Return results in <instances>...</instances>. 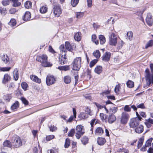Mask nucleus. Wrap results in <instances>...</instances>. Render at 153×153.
<instances>
[{
	"instance_id": "59",
	"label": "nucleus",
	"mask_w": 153,
	"mask_h": 153,
	"mask_svg": "<svg viewBox=\"0 0 153 153\" xmlns=\"http://www.w3.org/2000/svg\"><path fill=\"white\" fill-rule=\"evenodd\" d=\"M145 124L148 128H149L151 126V124L148 121H147L146 120V122H145Z\"/></svg>"
},
{
	"instance_id": "15",
	"label": "nucleus",
	"mask_w": 153,
	"mask_h": 153,
	"mask_svg": "<svg viewBox=\"0 0 153 153\" xmlns=\"http://www.w3.org/2000/svg\"><path fill=\"white\" fill-rule=\"evenodd\" d=\"M31 14L28 11L25 13V15L22 17L23 20L25 21H27L30 20L31 18Z\"/></svg>"
},
{
	"instance_id": "11",
	"label": "nucleus",
	"mask_w": 153,
	"mask_h": 153,
	"mask_svg": "<svg viewBox=\"0 0 153 153\" xmlns=\"http://www.w3.org/2000/svg\"><path fill=\"white\" fill-rule=\"evenodd\" d=\"M111 53L108 52H105L102 57V60L104 62H108L110 59Z\"/></svg>"
},
{
	"instance_id": "63",
	"label": "nucleus",
	"mask_w": 153,
	"mask_h": 153,
	"mask_svg": "<svg viewBox=\"0 0 153 153\" xmlns=\"http://www.w3.org/2000/svg\"><path fill=\"white\" fill-rule=\"evenodd\" d=\"M120 88V86L119 85H116L114 88V91L116 93H117L119 91Z\"/></svg>"
},
{
	"instance_id": "45",
	"label": "nucleus",
	"mask_w": 153,
	"mask_h": 153,
	"mask_svg": "<svg viewBox=\"0 0 153 153\" xmlns=\"http://www.w3.org/2000/svg\"><path fill=\"white\" fill-rule=\"evenodd\" d=\"M79 0H71V4L73 7H75L79 2Z\"/></svg>"
},
{
	"instance_id": "61",
	"label": "nucleus",
	"mask_w": 153,
	"mask_h": 153,
	"mask_svg": "<svg viewBox=\"0 0 153 153\" xmlns=\"http://www.w3.org/2000/svg\"><path fill=\"white\" fill-rule=\"evenodd\" d=\"M94 104L95 105H96V106L97 107V108L99 109H101L102 108H103V105L102 106L100 104L97 102H95Z\"/></svg>"
},
{
	"instance_id": "34",
	"label": "nucleus",
	"mask_w": 153,
	"mask_h": 153,
	"mask_svg": "<svg viewBox=\"0 0 153 153\" xmlns=\"http://www.w3.org/2000/svg\"><path fill=\"white\" fill-rule=\"evenodd\" d=\"M93 54L94 56L97 58H99L100 56V53L99 50H96L94 51Z\"/></svg>"
},
{
	"instance_id": "30",
	"label": "nucleus",
	"mask_w": 153,
	"mask_h": 153,
	"mask_svg": "<svg viewBox=\"0 0 153 153\" xmlns=\"http://www.w3.org/2000/svg\"><path fill=\"white\" fill-rule=\"evenodd\" d=\"M153 45V40H150L148 41L146 43L145 48L147 49L148 48L151 47Z\"/></svg>"
},
{
	"instance_id": "27",
	"label": "nucleus",
	"mask_w": 153,
	"mask_h": 153,
	"mask_svg": "<svg viewBox=\"0 0 153 153\" xmlns=\"http://www.w3.org/2000/svg\"><path fill=\"white\" fill-rule=\"evenodd\" d=\"M65 47L66 49L68 51H71L73 50L70 44L68 42H65Z\"/></svg>"
},
{
	"instance_id": "29",
	"label": "nucleus",
	"mask_w": 153,
	"mask_h": 153,
	"mask_svg": "<svg viewBox=\"0 0 153 153\" xmlns=\"http://www.w3.org/2000/svg\"><path fill=\"white\" fill-rule=\"evenodd\" d=\"M64 82L66 84L69 83L71 81V78L69 76H66L64 78Z\"/></svg>"
},
{
	"instance_id": "5",
	"label": "nucleus",
	"mask_w": 153,
	"mask_h": 153,
	"mask_svg": "<svg viewBox=\"0 0 153 153\" xmlns=\"http://www.w3.org/2000/svg\"><path fill=\"white\" fill-rule=\"evenodd\" d=\"M110 45L116 46L117 43V38L116 35L114 33H111L109 36Z\"/></svg>"
},
{
	"instance_id": "32",
	"label": "nucleus",
	"mask_w": 153,
	"mask_h": 153,
	"mask_svg": "<svg viewBox=\"0 0 153 153\" xmlns=\"http://www.w3.org/2000/svg\"><path fill=\"white\" fill-rule=\"evenodd\" d=\"M58 68L61 70L67 71L69 70V67L68 66H59Z\"/></svg>"
},
{
	"instance_id": "22",
	"label": "nucleus",
	"mask_w": 153,
	"mask_h": 153,
	"mask_svg": "<svg viewBox=\"0 0 153 153\" xmlns=\"http://www.w3.org/2000/svg\"><path fill=\"white\" fill-rule=\"evenodd\" d=\"M102 67L100 65L97 66L95 68V72L98 74H100L102 71Z\"/></svg>"
},
{
	"instance_id": "60",
	"label": "nucleus",
	"mask_w": 153,
	"mask_h": 153,
	"mask_svg": "<svg viewBox=\"0 0 153 153\" xmlns=\"http://www.w3.org/2000/svg\"><path fill=\"white\" fill-rule=\"evenodd\" d=\"M5 11L4 10V8L2 7H0V14L3 15H4L5 14Z\"/></svg>"
},
{
	"instance_id": "49",
	"label": "nucleus",
	"mask_w": 153,
	"mask_h": 153,
	"mask_svg": "<svg viewBox=\"0 0 153 153\" xmlns=\"http://www.w3.org/2000/svg\"><path fill=\"white\" fill-rule=\"evenodd\" d=\"M50 130V131L53 132L55 131L57 129L56 126H54L53 125H51L50 127H49Z\"/></svg>"
},
{
	"instance_id": "51",
	"label": "nucleus",
	"mask_w": 153,
	"mask_h": 153,
	"mask_svg": "<svg viewBox=\"0 0 153 153\" xmlns=\"http://www.w3.org/2000/svg\"><path fill=\"white\" fill-rule=\"evenodd\" d=\"M22 88L24 90H26L27 87V84L25 82H23L21 84Z\"/></svg>"
},
{
	"instance_id": "35",
	"label": "nucleus",
	"mask_w": 153,
	"mask_h": 153,
	"mask_svg": "<svg viewBox=\"0 0 153 153\" xmlns=\"http://www.w3.org/2000/svg\"><path fill=\"white\" fill-rule=\"evenodd\" d=\"M12 97L11 94H7L4 97V99L7 102H9L10 99Z\"/></svg>"
},
{
	"instance_id": "23",
	"label": "nucleus",
	"mask_w": 153,
	"mask_h": 153,
	"mask_svg": "<svg viewBox=\"0 0 153 153\" xmlns=\"http://www.w3.org/2000/svg\"><path fill=\"white\" fill-rule=\"evenodd\" d=\"M104 132L103 130L101 127H98L96 129L95 133L97 135H101Z\"/></svg>"
},
{
	"instance_id": "7",
	"label": "nucleus",
	"mask_w": 153,
	"mask_h": 153,
	"mask_svg": "<svg viewBox=\"0 0 153 153\" xmlns=\"http://www.w3.org/2000/svg\"><path fill=\"white\" fill-rule=\"evenodd\" d=\"M129 124L131 128H134L140 124L139 120L138 118H134L131 119L130 120Z\"/></svg>"
},
{
	"instance_id": "14",
	"label": "nucleus",
	"mask_w": 153,
	"mask_h": 153,
	"mask_svg": "<svg viewBox=\"0 0 153 153\" xmlns=\"http://www.w3.org/2000/svg\"><path fill=\"white\" fill-rule=\"evenodd\" d=\"M145 77L147 82L150 85L151 82H152L153 77L149 73H146Z\"/></svg>"
},
{
	"instance_id": "52",
	"label": "nucleus",
	"mask_w": 153,
	"mask_h": 153,
	"mask_svg": "<svg viewBox=\"0 0 153 153\" xmlns=\"http://www.w3.org/2000/svg\"><path fill=\"white\" fill-rule=\"evenodd\" d=\"M54 136L52 135H48L46 137V140L48 141H49L54 138Z\"/></svg>"
},
{
	"instance_id": "37",
	"label": "nucleus",
	"mask_w": 153,
	"mask_h": 153,
	"mask_svg": "<svg viewBox=\"0 0 153 153\" xmlns=\"http://www.w3.org/2000/svg\"><path fill=\"white\" fill-rule=\"evenodd\" d=\"M70 144V139L68 137L65 140V148H68Z\"/></svg>"
},
{
	"instance_id": "41",
	"label": "nucleus",
	"mask_w": 153,
	"mask_h": 153,
	"mask_svg": "<svg viewBox=\"0 0 153 153\" xmlns=\"http://www.w3.org/2000/svg\"><path fill=\"white\" fill-rule=\"evenodd\" d=\"M47 8L43 6L41 7L40 9V11L41 13H44L47 12Z\"/></svg>"
},
{
	"instance_id": "3",
	"label": "nucleus",
	"mask_w": 153,
	"mask_h": 153,
	"mask_svg": "<svg viewBox=\"0 0 153 153\" xmlns=\"http://www.w3.org/2000/svg\"><path fill=\"white\" fill-rule=\"evenodd\" d=\"M73 69L74 70L78 71L81 67L82 59L81 57L75 58L72 63Z\"/></svg>"
},
{
	"instance_id": "24",
	"label": "nucleus",
	"mask_w": 153,
	"mask_h": 153,
	"mask_svg": "<svg viewBox=\"0 0 153 153\" xmlns=\"http://www.w3.org/2000/svg\"><path fill=\"white\" fill-rule=\"evenodd\" d=\"M19 102L18 101H16L12 105L11 108L12 110L15 111L19 107Z\"/></svg>"
},
{
	"instance_id": "57",
	"label": "nucleus",
	"mask_w": 153,
	"mask_h": 153,
	"mask_svg": "<svg viewBox=\"0 0 153 153\" xmlns=\"http://www.w3.org/2000/svg\"><path fill=\"white\" fill-rule=\"evenodd\" d=\"M87 73L88 76V77L89 78H91V70L89 69H88L87 70Z\"/></svg>"
},
{
	"instance_id": "18",
	"label": "nucleus",
	"mask_w": 153,
	"mask_h": 153,
	"mask_svg": "<svg viewBox=\"0 0 153 153\" xmlns=\"http://www.w3.org/2000/svg\"><path fill=\"white\" fill-rule=\"evenodd\" d=\"M10 79V76L7 74H5L4 76V77L2 80V83L5 84Z\"/></svg>"
},
{
	"instance_id": "31",
	"label": "nucleus",
	"mask_w": 153,
	"mask_h": 153,
	"mask_svg": "<svg viewBox=\"0 0 153 153\" xmlns=\"http://www.w3.org/2000/svg\"><path fill=\"white\" fill-rule=\"evenodd\" d=\"M127 86L129 88H132L134 87V82L130 80H128L126 83Z\"/></svg>"
},
{
	"instance_id": "4",
	"label": "nucleus",
	"mask_w": 153,
	"mask_h": 153,
	"mask_svg": "<svg viewBox=\"0 0 153 153\" xmlns=\"http://www.w3.org/2000/svg\"><path fill=\"white\" fill-rule=\"evenodd\" d=\"M76 137L77 139H79L85 133L84 127L81 125H78L76 128Z\"/></svg>"
},
{
	"instance_id": "42",
	"label": "nucleus",
	"mask_w": 153,
	"mask_h": 153,
	"mask_svg": "<svg viewBox=\"0 0 153 153\" xmlns=\"http://www.w3.org/2000/svg\"><path fill=\"white\" fill-rule=\"evenodd\" d=\"M127 39L129 40H131L133 36V33L132 31H129L127 33Z\"/></svg>"
},
{
	"instance_id": "39",
	"label": "nucleus",
	"mask_w": 153,
	"mask_h": 153,
	"mask_svg": "<svg viewBox=\"0 0 153 153\" xmlns=\"http://www.w3.org/2000/svg\"><path fill=\"white\" fill-rule=\"evenodd\" d=\"M88 138L86 137H84L81 140V142L84 145H85L88 143Z\"/></svg>"
},
{
	"instance_id": "50",
	"label": "nucleus",
	"mask_w": 153,
	"mask_h": 153,
	"mask_svg": "<svg viewBox=\"0 0 153 153\" xmlns=\"http://www.w3.org/2000/svg\"><path fill=\"white\" fill-rule=\"evenodd\" d=\"M143 139L140 138L138 142L137 147L138 148L140 147L143 145Z\"/></svg>"
},
{
	"instance_id": "16",
	"label": "nucleus",
	"mask_w": 153,
	"mask_h": 153,
	"mask_svg": "<svg viewBox=\"0 0 153 153\" xmlns=\"http://www.w3.org/2000/svg\"><path fill=\"white\" fill-rule=\"evenodd\" d=\"M116 118L114 114H111L108 116V121L109 123H112L116 120Z\"/></svg>"
},
{
	"instance_id": "26",
	"label": "nucleus",
	"mask_w": 153,
	"mask_h": 153,
	"mask_svg": "<svg viewBox=\"0 0 153 153\" xmlns=\"http://www.w3.org/2000/svg\"><path fill=\"white\" fill-rule=\"evenodd\" d=\"M99 38L100 43L101 45H103L105 43L106 41L105 38L103 35H99Z\"/></svg>"
},
{
	"instance_id": "47",
	"label": "nucleus",
	"mask_w": 153,
	"mask_h": 153,
	"mask_svg": "<svg viewBox=\"0 0 153 153\" xmlns=\"http://www.w3.org/2000/svg\"><path fill=\"white\" fill-rule=\"evenodd\" d=\"M11 68L9 67H0V71H9Z\"/></svg>"
},
{
	"instance_id": "46",
	"label": "nucleus",
	"mask_w": 153,
	"mask_h": 153,
	"mask_svg": "<svg viewBox=\"0 0 153 153\" xmlns=\"http://www.w3.org/2000/svg\"><path fill=\"white\" fill-rule=\"evenodd\" d=\"M76 17L77 19H80L83 17L84 15V13L83 12H77L76 13Z\"/></svg>"
},
{
	"instance_id": "48",
	"label": "nucleus",
	"mask_w": 153,
	"mask_h": 153,
	"mask_svg": "<svg viewBox=\"0 0 153 153\" xmlns=\"http://www.w3.org/2000/svg\"><path fill=\"white\" fill-rule=\"evenodd\" d=\"M21 100L22 103L25 105H27L28 104V101L24 97H22L21 98Z\"/></svg>"
},
{
	"instance_id": "53",
	"label": "nucleus",
	"mask_w": 153,
	"mask_h": 153,
	"mask_svg": "<svg viewBox=\"0 0 153 153\" xmlns=\"http://www.w3.org/2000/svg\"><path fill=\"white\" fill-rule=\"evenodd\" d=\"M59 49L62 52V53H63L64 52L65 53L66 52V49L65 47V46L64 45H61L59 47Z\"/></svg>"
},
{
	"instance_id": "54",
	"label": "nucleus",
	"mask_w": 153,
	"mask_h": 153,
	"mask_svg": "<svg viewBox=\"0 0 153 153\" xmlns=\"http://www.w3.org/2000/svg\"><path fill=\"white\" fill-rule=\"evenodd\" d=\"M75 132L74 129H72L70 131V132L68 134V136L69 137H73L74 136Z\"/></svg>"
},
{
	"instance_id": "64",
	"label": "nucleus",
	"mask_w": 153,
	"mask_h": 153,
	"mask_svg": "<svg viewBox=\"0 0 153 153\" xmlns=\"http://www.w3.org/2000/svg\"><path fill=\"white\" fill-rule=\"evenodd\" d=\"M120 151L122 152H123L124 153H129L128 151V149H120Z\"/></svg>"
},
{
	"instance_id": "33",
	"label": "nucleus",
	"mask_w": 153,
	"mask_h": 153,
	"mask_svg": "<svg viewBox=\"0 0 153 153\" xmlns=\"http://www.w3.org/2000/svg\"><path fill=\"white\" fill-rule=\"evenodd\" d=\"M32 3L29 1H26L25 3V6L26 8H30L31 7Z\"/></svg>"
},
{
	"instance_id": "1",
	"label": "nucleus",
	"mask_w": 153,
	"mask_h": 153,
	"mask_svg": "<svg viewBox=\"0 0 153 153\" xmlns=\"http://www.w3.org/2000/svg\"><path fill=\"white\" fill-rule=\"evenodd\" d=\"M36 60L41 63V65L45 67H50L52 66V64L48 60V57L46 55L43 54L40 56H38Z\"/></svg>"
},
{
	"instance_id": "43",
	"label": "nucleus",
	"mask_w": 153,
	"mask_h": 153,
	"mask_svg": "<svg viewBox=\"0 0 153 153\" xmlns=\"http://www.w3.org/2000/svg\"><path fill=\"white\" fill-rule=\"evenodd\" d=\"M98 60L95 59L92 61L90 63L89 66L91 68L94 66V65L97 62Z\"/></svg>"
},
{
	"instance_id": "20",
	"label": "nucleus",
	"mask_w": 153,
	"mask_h": 153,
	"mask_svg": "<svg viewBox=\"0 0 153 153\" xmlns=\"http://www.w3.org/2000/svg\"><path fill=\"white\" fill-rule=\"evenodd\" d=\"M30 77L31 79L33 81L39 83H40L41 82V79L36 76L31 75Z\"/></svg>"
},
{
	"instance_id": "21",
	"label": "nucleus",
	"mask_w": 153,
	"mask_h": 153,
	"mask_svg": "<svg viewBox=\"0 0 153 153\" xmlns=\"http://www.w3.org/2000/svg\"><path fill=\"white\" fill-rule=\"evenodd\" d=\"M81 33L80 32H78L75 34L74 36V39L76 41L79 42L80 41L81 38Z\"/></svg>"
},
{
	"instance_id": "44",
	"label": "nucleus",
	"mask_w": 153,
	"mask_h": 153,
	"mask_svg": "<svg viewBox=\"0 0 153 153\" xmlns=\"http://www.w3.org/2000/svg\"><path fill=\"white\" fill-rule=\"evenodd\" d=\"M88 114L85 113H81L80 114V117L82 119H85L88 117Z\"/></svg>"
},
{
	"instance_id": "6",
	"label": "nucleus",
	"mask_w": 153,
	"mask_h": 153,
	"mask_svg": "<svg viewBox=\"0 0 153 153\" xmlns=\"http://www.w3.org/2000/svg\"><path fill=\"white\" fill-rule=\"evenodd\" d=\"M56 81V78L52 75H48L46 78V83L48 85L50 86L54 84Z\"/></svg>"
},
{
	"instance_id": "2",
	"label": "nucleus",
	"mask_w": 153,
	"mask_h": 153,
	"mask_svg": "<svg viewBox=\"0 0 153 153\" xmlns=\"http://www.w3.org/2000/svg\"><path fill=\"white\" fill-rule=\"evenodd\" d=\"M11 142L13 146L15 148L19 147L22 145V141L21 138L16 135H14L12 137Z\"/></svg>"
},
{
	"instance_id": "9",
	"label": "nucleus",
	"mask_w": 153,
	"mask_h": 153,
	"mask_svg": "<svg viewBox=\"0 0 153 153\" xmlns=\"http://www.w3.org/2000/svg\"><path fill=\"white\" fill-rule=\"evenodd\" d=\"M53 13L55 16L58 17L62 13L60 6L59 4L54 5L53 7Z\"/></svg>"
},
{
	"instance_id": "12",
	"label": "nucleus",
	"mask_w": 153,
	"mask_h": 153,
	"mask_svg": "<svg viewBox=\"0 0 153 153\" xmlns=\"http://www.w3.org/2000/svg\"><path fill=\"white\" fill-rule=\"evenodd\" d=\"M152 16L150 13L147 14L146 19V21L147 24L149 26H152V25L153 20L152 19Z\"/></svg>"
},
{
	"instance_id": "62",
	"label": "nucleus",
	"mask_w": 153,
	"mask_h": 153,
	"mask_svg": "<svg viewBox=\"0 0 153 153\" xmlns=\"http://www.w3.org/2000/svg\"><path fill=\"white\" fill-rule=\"evenodd\" d=\"M88 6L89 7H91L92 5V0H87Z\"/></svg>"
},
{
	"instance_id": "36",
	"label": "nucleus",
	"mask_w": 153,
	"mask_h": 153,
	"mask_svg": "<svg viewBox=\"0 0 153 153\" xmlns=\"http://www.w3.org/2000/svg\"><path fill=\"white\" fill-rule=\"evenodd\" d=\"M8 24L11 26H15L16 24V21L14 19H11L8 23Z\"/></svg>"
},
{
	"instance_id": "58",
	"label": "nucleus",
	"mask_w": 153,
	"mask_h": 153,
	"mask_svg": "<svg viewBox=\"0 0 153 153\" xmlns=\"http://www.w3.org/2000/svg\"><path fill=\"white\" fill-rule=\"evenodd\" d=\"M100 116L102 120H105L106 118V115L102 113H100Z\"/></svg>"
},
{
	"instance_id": "10",
	"label": "nucleus",
	"mask_w": 153,
	"mask_h": 153,
	"mask_svg": "<svg viewBox=\"0 0 153 153\" xmlns=\"http://www.w3.org/2000/svg\"><path fill=\"white\" fill-rule=\"evenodd\" d=\"M66 56V54L65 52H64L63 53H62L61 55H60L59 61L61 64L63 65L67 63V59Z\"/></svg>"
},
{
	"instance_id": "56",
	"label": "nucleus",
	"mask_w": 153,
	"mask_h": 153,
	"mask_svg": "<svg viewBox=\"0 0 153 153\" xmlns=\"http://www.w3.org/2000/svg\"><path fill=\"white\" fill-rule=\"evenodd\" d=\"M137 108L144 109L145 108V107L143 103H141L139 104H137Z\"/></svg>"
},
{
	"instance_id": "55",
	"label": "nucleus",
	"mask_w": 153,
	"mask_h": 153,
	"mask_svg": "<svg viewBox=\"0 0 153 153\" xmlns=\"http://www.w3.org/2000/svg\"><path fill=\"white\" fill-rule=\"evenodd\" d=\"M124 110L127 112H130L131 111V107L128 105H126L124 108Z\"/></svg>"
},
{
	"instance_id": "25",
	"label": "nucleus",
	"mask_w": 153,
	"mask_h": 153,
	"mask_svg": "<svg viewBox=\"0 0 153 153\" xmlns=\"http://www.w3.org/2000/svg\"><path fill=\"white\" fill-rule=\"evenodd\" d=\"M1 59L5 63H7L9 62V58L7 55H3L1 56Z\"/></svg>"
},
{
	"instance_id": "19",
	"label": "nucleus",
	"mask_w": 153,
	"mask_h": 153,
	"mask_svg": "<svg viewBox=\"0 0 153 153\" xmlns=\"http://www.w3.org/2000/svg\"><path fill=\"white\" fill-rule=\"evenodd\" d=\"M73 113L74 116H71L69 118L68 120L67 121V122H72L74 119V117L76 118V111L75 108H73Z\"/></svg>"
},
{
	"instance_id": "40",
	"label": "nucleus",
	"mask_w": 153,
	"mask_h": 153,
	"mask_svg": "<svg viewBox=\"0 0 153 153\" xmlns=\"http://www.w3.org/2000/svg\"><path fill=\"white\" fill-rule=\"evenodd\" d=\"M153 140V138H151L149 139L148 140H147L146 141L145 146L146 147H149L150 146L151 143Z\"/></svg>"
},
{
	"instance_id": "17",
	"label": "nucleus",
	"mask_w": 153,
	"mask_h": 153,
	"mask_svg": "<svg viewBox=\"0 0 153 153\" xmlns=\"http://www.w3.org/2000/svg\"><path fill=\"white\" fill-rule=\"evenodd\" d=\"M106 142V140L104 138L102 137H99L97 140V143L98 145L102 146Z\"/></svg>"
},
{
	"instance_id": "8",
	"label": "nucleus",
	"mask_w": 153,
	"mask_h": 153,
	"mask_svg": "<svg viewBox=\"0 0 153 153\" xmlns=\"http://www.w3.org/2000/svg\"><path fill=\"white\" fill-rule=\"evenodd\" d=\"M129 116L128 114L126 112L123 113L120 120L121 123L122 124H126L129 119Z\"/></svg>"
},
{
	"instance_id": "13",
	"label": "nucleus",
	"mask_w": 153,
	"mask_h": 153,
	"mask_svg": "<svg viewBox=\"0 0 153 153\" xmlns=\"http://www.w3.org/2000/svg\"><path fill=\"white\" fill-rule=\"evenodd\" d=\"M135 132L138 134H140L143 131V126L141 124H139L134 128Z\"/></svg>"
},
{
	"instance_id": "28",
	"label": "nucleus",
	"mask_w": 153,
	"mask_h": 153,
	"mask_svg": "<svg viewBox=\"0 0 153 153\" xmlns=\"http://www.w3.org/2000/svg\"><path fill=\"white\" fill-rule=\"evenodd\" d=\"M18 70L17 68H16L13 71V77L14 79L16 81L19 78V73Z\"/></svg>"
},
{
	"instance_id": "38",
	"label": "nucleus",
	"mask_w": 153,
	"mask_h": 153,
	"mask_svg": "<svg viewBox=\"0 0 153 153\" xmlns=\"http://www.w3.org/2000/svg\"><path fill=\"white\" fill-rule=\"evenodd\" d=\"M3 145L4 146L10 147L11 146V144L10 141L6 140L4 143Z\"/></svg>"
}]
</instances>
